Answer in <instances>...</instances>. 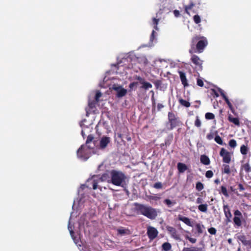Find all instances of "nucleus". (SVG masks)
Masks as SVG:
<instances>
[{
    "label": "nucleus",
    "instance_id": "57",
    "mask_svg": "<svg viewBox=\"0 0 251 251\" xmlns=\"http://www.w3.org/2000/svg\"><path fill=\"white\" fill-rule=\"evenodd\" d=\"M186 238L188 239L192 243H195L196 242V239L195 238L189 237L188 236H186Z\"/></svg>",
    "mask_w": 251,
    "mask_h": 251
},
{
    "label": "nucleus",
    "instance_id": "21",
    "mask_svg": "<svg viewBox=\"0 0 251 251\" xmlns=\"http://www.w3.org/2000/svg\"><path fill=\"white\" fill-rule=\"evenodd\" d=\"M206 93L208 97H212L214 98H217L219 96L218 92L213 88L208 89Z\"/></svg>",
    "mask_w": 251,
    "mask_h": 251
},
{
    "label": "nucleus",
    "instance_id": "31",
    "mask_svg": "<svg viewBox=\"0 0 251 251\" xmlns=\"http://www.w3.org/2000/svg\"><path fill=\"white\" fill-rule=\"evenodd\" d=\"M248 150L249 149L247 146L244 145H242L240 148V151L243 155H246L248 153Z\"/></svg>",
    "mask_w": 251,
    "mask_h": 251
},
{
    "label": "nucleus",
    "instance_id": "26",
    "mask_svg": "<svg viewBox=\"0 0 251 251\" xmlns=\"http://www.w3.org/2000/svg\"><path fill=\"white\" fill-rule=\"evenodd\" d=\"M241 169L244 170L246 173L251 172V167L248 163L243 164L241 166Z\"/></svg>",
    "mask_w": 251,
    "mask_h": 251
},
{
    "label": "nucleus",
    "instance_id": "6",
    "mask_svg": "<svg viewBox=\"0 0 251 251\" xmlns=\"http://www.w3.org/2000/svg\"><path fill=\"white\" fill-rule=\"evenodd\" d=\"M77 155L78 158L84 160H87L89 158V156L88 151L84 149V145H82L77 150Z\"/></svg>",
    "mask_w": 251,
    "mask_h": 251
},
{
    "label": "nucleus",
    "instance_id": "22",
    "mask_svg": "<svg viewBox=\"0 0 251 251\" xmlns=\"http://www.w3.org/2000/svg\"><path fill=\"white\" fill-rule=\"evenodd\" d=\"M178 220L181 221H182L185 224H186L187 226H192V223H191L190 220L187 217H183L182 216H179Z\"/></svg>",
    "mask_w": 251,
    "mask_h": 251
},
{
    "label": "nucleus",
    "instance_id": "14",
    "mask_svg": "<svg viewBox=\"0 0 251 251\" xmlns=\"http://www.w3.org/2000/svg\"><path fill=\"white\" fill-rule=\"evenodd\" d=\"M178 74L179 75L180 78L182 85L184 86V87L188 86V83L187 79L186 77L185 74L182 71H179Z\"/></svg>",
    "mask_w": 251,
    "mask_h": 251
},
{
    "label": "nucleus",
    "instance_id": "24",
    "mask_svg": "<svg viewBox=\"0 0 251 251\" xmlns=\"http://www.w3.org/2000/svg\"><path fill=\"white\" fill-rule=\"evenodd\" d=\"M203 201V198L202 197H199L196 200V203L200 204L199 206V209L202 212H204V204H202Z\"/></svg>",
    "mask_w": 251,
    "mask_h": 251
},
{
    "label": "nucleus",
    "instance_id": "33",
    "mask_svg": "<svg viewBox=\"0 0 251 251\" xmlns=\"http://www.w3.org/2000/svg\"><path fill=\"white\" fill-rule=\"evenodd\" d=\"M215 141L218 144L220 145H226L223 143V140L222 138L218 135H216L214 138Z\"/></svg>",
    "mask_w": 251,
    "mask_h": 251
},
{
    "label": "nucleus",
    "instance_id": "36",
    "mask_svg": "<svg viewBox=\"0 0 251 251\" xmlns=\"http://www.w3.org/2000/svg\"><path fill=\"white\" fill-rule=\"evenodd\" d=\"M205 118L207 120H213L215 118V115L212 113L208 112L205 114Z\"/></svg>",
    "mask_w": 251,
    "mask_h": 251
},
{
    "label": "nucleus",
    "instance_id": "7",
    "mask_svg": "<svg viewBox=\"0 0 251 251\" xmlns=\"http://www.w3.org/2000/svg\"><path fill=\"white\" fill-rule=\"evenodd\" d=\"M112 89L116 91V96L118 98H122L125 96L127 93V90L123 88L122 86L114 85L112 87Z\"/></svg>",
    "mask_w": 251,
    "mask_h": 251
},
{
    "label": "nucleus",
    "instance_id": "64",
    "mask_svg": "<svg viewBox=\"0 0 251 251\" xmlns=\"http://www.w3.org/2000/svg\"><path fill=\"white\" fill-rule=\"evenodd\" d=\"M200 160L201 163L204 164V154L201 155Z\"/></svg>",
    "mask_w": 251,
    "mask_h": 251
},
{
    "label": "nucleus",
    "instance_id": "28",
    "mask_svg": "<svg viewBox=\"0 0 251 251\" xmlns=\"http://www.w3.org/2000/svg\"><path fill=\"white\" fill-rule=\"evenodd\" d=\"M178 101L181 105L184 106L185 107H189L190 106V103L189 101L181 98H180L178 100Z\"/></svg>",
    "mask_w": 251,
    "mask_h": 251
},
{
    "label": "nucleus",
    "instance_id": "59",
    "mask_svg": "<svg viewBox=\"0 0 251 251\" xmlns=\"http://www.w3.org/2000/svg\"><path fill=\"white\" fill-rule=\"evenodd\" d=\"M174 14L176 17H178L180 16V12L177 10H175L174 11Z\"/></svg>",
    "mask_w": 251,
    "mask_h": 251
},
{
    "label": "nucleus",
    "instance_id": "50",
    "mask_svg": "<svg viewBox=\"0 0 251 251\" xmlns=\"http://www.w3.org/2000/svg\"><path fill=\"white\" fill-rule=\"evenodd\" d=\"M197 85L199 86L202 87L203 86V81L201 78H197Z\"/></svg>",
    "mask_w": 251,
    "mask_h": 251
},
{
    "label": "nucleus",
    "instance_id": "61",
    "mask_svg": "<svg viewBox=\"0 0 251 251\" xmlns=\"http://www.w3.org/2000/svg\"><path fill=\"white\" fill-rule=\"evenodd\" d=\"M155 32L154 30H152V33H151V37H150V40L151 41H153L154 39V34H155Z\"/></svg>",
    "mask_w": 251,
    "mask_h": 251
},
{
    "label": "nucleus",
    "instance_id": "40",
    "mask_svg": "<svg viewBox=\"0 0 251 251\" xmlns=\"http://www.w3.org/2000/svg\"><path fill=\"white\" fill-rule=\"evenodd\" d=\"M196 188L197 190L201 191L203 188V185L201 182H198L196 184Z\"/></svg>",
    "mask_w": 251,
    "mask_h": 251
},
{
    "label": "nucleus",
    "instance_id": "15",
    "mask_svg": "<svg viewBox=\"0 0 251 251\" xmlns=\"http://www.w3.org/2000/svg\"><path fill=\"white\" fill-rule=\"evenodd\" d=\"M223 209L225 216L227 218L228 221H231L230 219L232 217V214L230 212L229 206L227 205H224L223 206Z\"/></svg>",
    "mask_w": 251,
    "mask_h": 251
},
{
    "label": "nucleus",
    "instance_id": "3",
    "mask_svg": "<svg viewBox=\"0 0 251 251\" xmlns=\"http://www.w3.org/2000/svg\"><path fill=\"white\" fill-rule=\"evenodd\" d=\"M182 125V121L176 114L172 111L168 112L166 126L169 130H172L175 128L180 127Z\"/></svg>",
    "mask_w": 251,
    "mask_h": 251
},
{
    "label": "nucleus",
    "instance_id": "38",
    "mask_svg": "<svg viewBox=\"0 0 251 251\" xmlns=\"http://www.w3.org/2000/svg\"><path fill=\"white\" fill-rule=\"evenodd\" d=\"M228 145L232 148H235L237 146V143L236 140L234 139H231L229 140Z\"/></svg>",
    "mask_w": 251,
    "mask_h": 251
},
{
    "label": "nucleus",
    "instance_id": "60",
    "mask_svg": "<svg viewBox=\"0 0 251 251\" xmlns=\"http://www.w3.org/2000/svg\"><path fill=\"white\" fill-rule=\"evenodd\" d=\"M230 189L231 192H233L234 193L237 194V195H238V194H237V189H235L233 186H230Z\"/></svg>",
    "mask_w": 251,
    "mask_h": 251
},
{
    "label": "nucleus",
    "instance_id": "42",
    "mask_svg": "<svg viewBox=\"0 0 251 251\" xmlns=\"http://www.w3.org/2000/svg\"><path fill=\"white\" fill-rule=\"evenodd\" d=\"M195 125L197 127H200L201 126V122L198 116L196 117V119L195 121Z\"/></svg>",
    "mask_w": 251,
    "mask_h": 251
},
{
    "label": "nucleus",
    "instance_id": "43",
    "mask_svg": "<svg viewBox=\"0 0 251 251\" xmlns=\"http://www.w3.org/2000/svg\"><path fill=\"white\" fill-rule=\"evenodd\" d=\"M205 176L207 178H211L213 176V173L212 171L211 170H209V171H207L206 173H205Z\"/></svg>",
    "mask_w": 251,
    "mask_h": 251
},
{
    "label": "nucleus",
    "instance_id": "63",
    "mask_svg": "<svg viewBox=\"0 0 251 251\" xmlns=\"http://www.w3.org/2000/svg\"><path fill=\"white\" fill-rule=\"evenodd\" d=\"M206 137L208 139L211 140L213 138V135L211 134H207Z\"/></svg>",
    "mask_w": 251,
    "mask_h": 251
},
{
    "label": "nucleus",
    "instance_id": "53",
    "mask_svg": "<svg viewBox=\"0 0 251 251\" xmlns=\"http://www.w3.org/2000/svg\"><path fill=\"white\" fill-rule=\"evenodd\" d=\"M138 84V82H133L131 83H130L129 85V87L130 89H132L133 87L135 86H136Z\"/></svg>",
    "mask_w": 251,
    "mask_h": 251
},
{
    "label": "nucleus",
    "instance_id": "18",
    "mask_svg": "<svg viewBox=\"0 0 251 251\" xmlns=\"http://www.w3.org/2000/svg\"><path fill=\"white\" fill-rule=\"evenodd\" d=\"M191 60L192 62L196 65L201 66L202 65V61L201 60L200 58L196 55H193Z\"/></svg>",
    "mask_w": 251,
    "mask_h": 251
},
{
    "label": "nucleus",
    "instance_id": "13",
    "mask_svg": "<svg viewBox=\"0 0 251 251\" xmlns=\"http://www.w3.org/2000/svg\"><path fill=\"white\" fill-rule=\"evenodd\" d=\"M174 138V136L172 133H170L168 135L167 137L166 138L165 140L164 143H163L161 145V147H163L164 146L166 147L169 146L172 143Z\"/></svg>",
    "mask_w": 251,
    "mask_h": 251
},
{
    "label": "nucleus",
    "instance_id": "48",
    "mask_svg": "<svg viewBox=\"0 0 251 251\" xmlns=\"http://www.w3.org/2000/svg\"><path fill=\"white\" fill-rule=\"evenodd\" d=\"M102 94L101 93H100V91H97L96 94V96H95V100H96V102H99V99L100 97H101Z\"/></svg>",
    "mask_w": 251,
    "mask_h": 251
},
{
    "label": "nucleus",
    "instance_id": "56",
    "mask_svg": "<svg viewBox=\"0 0 251 251\" xmlns=\"http://www.w3.org/2000/svg\"><path fill=\"white\" fill-rule=\"evenodd\" d=\"M238 189L240 191H243L245 190V188L243 184L241 183L238 184Z\"/></svg>",
    "mask_w": 251,
    "mask_h": 251
},
{
    "label": "nucleus",
    "instance_id": "29",
    "mask_svg": "<svg viewBox=\"0 0 251 251\" xmlns=\"http://www.w3.org/2000/svg\"><path fill=\"white\" fill-rule=\"evenodd\" d=\"M164 203L165 204H166L168 206V207H171L172 206H173L175 204H176V201H171L169 199H165L164 201Z\"/></svg>",
    "mask_w": 251,
    "mask_h": 251
},
{
    "label": "nucleus",
    "instance_id": "49",
    "mask_svg": "<svg viewBox=\"0 0 251 251\" xmlns=\"http://www.w3.org/2000/svg\"><path fill=\"white\" fill-rule=\"evenodd\" d=\"M218 91L219 92H220L221 96L223 97V99L224 100H226V99H227L228 98L226 96V95H225L224 92L223 91V90L220 88H218Z\"/></svg>",
    "mask_w": 251,
    "mask_h": 251
},
{
    "label": "nucleus",
    "instance_id": "30",
    "mask_svg": "<svg viewBox=\"0 0 251 251\" xmlns=\"http://www.w3.org/2000/svg\"><path fill=\"white\" fill-rule=\"evenodd\" d=\"M194 4L193 2H191L189 3V4L187 5L184 6L185 11L187 14L190 15L189 11L192 9L194 7Z\"/></svg>",
    "mask_w": 251,
    "mask_h": 251
},
{
    "label": "nucleus",
    "instance_id": "1",
    "mask_svg": "<svg viewBox=\"0 0 251 251\" xmlns=\"http://www.w3.org/2000/svg\"><path fill=\"white\" fill-rule=\"evenodd\" d=\"M135 210L151 220H154L157 216L159 210L150 206L135 202L134 203Z\"/></svg>",
    "mask_w": 251,
    "mask_h": 251
},
{
    "label": "nucleus",
    "instance_id": "54",
    "mask_svg": "<svg viewBox=\"0 0 251 251\" xmlns=\"http://www.w3.org/2000/svg\"><path fill=\"white\" fill-rule=\"evenodd\" d=\"M117 231L118 233L121 235L125 234L126 233V230L124 229H118Z\"/></svg>",
    "mask_w": 251,
    "mask_h": 251
},
{
    "label": "nucleus",
    "instance_id": "27",
    "mask_svg": "<svg viewBox=\"0 0 251 251\" xmlns=\"http://www.w3.org/2000/svg\"><path fill=\"white\" fill-rule=\"evenodd\" d=\"M171 245L168 242L164 243L162 245V251H169L171 249Z\"/></svg>",
    "mask_w": 251,
    "mask_h": 251
},
{
    "label": "nucleus",
    "instance_id": "52",
    "mask_svg": "<svg viewBox=\"0 0 251 251\" xmlns=\"http://www.w3.org/2000/svg\"><path fill=\"white\" fill-rule=\"evenodd\" d=\"M135 78L142 84L145 81V79L140 76L136 75Z\"/></svg>",
    "mask_w": 251,
    "mask_h": 251
},
{
    "label": "nucleus",
    "instance_id": "12",
    "mask_svg": "<svg viewBox=\"0 0 251 251\" xmlns=\"http://www.w3.org/2000/svg\"><path fill=\"white\" fill-rule=\"evenodd\" d=\"M98 181L97 180H95L93 178L88 179L86 182L87 187L91 188L92 187L93 189L96 190L98 188Z\"/></svg>",
    "mask_w": 251,
    "mask_h": 251
},
{
    "label": "nucleus",
    "instance_id": "17",
    "mask_svg": "<svg viewBox=\"0 0 251 251\" xmlns=\"http://www.w3.org/2000/svg\"><path fill=\"white\" fill-rule=\"evenodd\" d=\"M177 167L179 173H183L188 169L187 165L181 162L177 163Z\"/></svg>",
    "mask_w": 251,
    "mask_h": 251
},
{
    "label": "nucleus",
    "instance_id": "44",
    "mask_svg": "<svg viewBox=\"0 0 251 251\" xmlns=\"http://www.w3.org/2000/svg\"><path fill=\"white\" fill-rule=\"evenodd\" d=\"M208 231L210 234L215 235L217 230L215 228L212 227L208 229Z\"/></svg>",
    "mask_w": 251,
    "mask_h": 251
},
{
    "label": "nucleus",
    "instance_id": "5",
    "mask_svg": "<svg viewBox=\"0 0 251 251\" xmlns=\"http://www.w3.org/2000/svg\"><path fill=\"white\" fill-rule=\"evenodd\" d=\"M220 155L223 158V162L228 164L231 161V155L230 153L224 148H222L220 151Z\"/></svg>",
    "mask_w": 251,
    "mask_h": 251
},
{
    "label": "nucleus",
    "instance_id": "45",
    "mask_svg": "<svg viewBox=\"0 0 251 251\" xmlns=\"http://www.w3.org/2000/svg\"><path fill=\"white\" fill-rule=\"evenodd\" d=\"M153 187L155 189H161L162 188V184L160 182H157L154 184Z\"/></svg>",
    "mask_w": 251,
    "mask_h": 251
},
{
    "label": "nucleus",
    "instance_id": "51",
    "mask_svg": "<svg viewBox=\"0 0 251 251\" xmlns=\"http://www.w3.org/2000/svg\"><path fill=\"white\" fill-rule=\"evenodd\" d=\"M225 101L226 102V104L228 105L229 108H230V109L231 110H233V106H232V104L231 103V102L229 101L228 99H226V100H225Z\"/></svg>",
    "mask_w": 251,
    "mask_h": 251
},
{
    "label": "nucleus",
    "instance_id": "16",
    "mask_svg": "<svg viewBox=\"0 0 251 251\" xmlns=\"http://www.w3.org/2000/svg\"><path fill=\"white\" fill-rule=\"evenodd\" d=\"M237 238L245 246H251V240L246 239V237L244 235H240L237 236Z\"/></svg>",
    "mask_w": 251,
    "mask_h": 251
},
{
    "label": "nucleus",
    "instance_id": "34",
    "mask_svg": "<svg viewBox=\"0 0 251 251\" xmlns=\"http://www.w3.org/2000/svg\"><path fill=\"white\" fill-rule=\"evenodd\" d=\"M220 193H222L223 195H224L226 197H229V195H228V193L227 192L226 188V187H225L224 186H222L221 187V192H220Z\"/></svg>",
    "mask_w": 251,
    "mask_h": 251
},
{
    "label": "nucleus",
    "instance_id": "10",
    "mask_svg": "<svg viewBox=\"0 0 251 251\" xmlns=\"http://www.w3.org/2000/svg\"><path fill=\"white\" fill-rule=\"evenodd\" d=\"M166 229L172 238L176 240H180V235L175 228L167 226H166Z\"/></svg>",
    "mask_w": 251,
    "mask_h": 251
},
{
    "label": "nucleus",
    "instance_id": "11",
    "mask_svg": "<svg viewBox=\"0 0 251 251\" xmlns=\"http://www.w3.org/2000/svg\"><path fill=\"white\" fill-rule=\"evenodd\" d=\"M110 142V138L109 137H102L100 142V149H104Z\"/></svg>",
    "mask_w": 251,
    "mask_h": 251
},
{
    "label": "nucleus",
    "instance_id": "4",
    "mask_svg": "<svg viewBox=\"0 0 251 251\" xmlns=\"http://www.w3.org/2000/svg\"><path fill=\"white\" fill-rule=\"evenodd\" d=\"M196 47L199 52H202L204 49V38L202 36H196L192 40L191 47Z\"/></svg>",
    "mask_w": 251,
    "mask_h": 251
},
{
    "label": "nucleus",
    "instance_id": "62",
    "mask_svg": "<svg viewBox=\"0 0 251 251\" xmlns=\"http://www.w3.org/2000/svg\"><path fill=\"white\" fill-rule=\"evenodd\" d=\"M149 199L151 200L156 201L157 200L159 199V198L156 196H150Z\"/></svg>",
    "mask_w": 251,
    "mask_h": 251
},
{
    "label": "nucleus",
    "instance_id": "25",
    "mask_svg": "<svg viewBox=\"0 0 251 251\" xmlns=\"http://www.w3.org/2000/svg\"><path fill=\"white\" fill-rule=\"evenodd\" d=\"M93 140H94V136H93V135L90 134L88 136L86 141V146H87L88 148L89 149H93L94 148V144H93V146H92V147H91L90 145H89V144L90 143H91Z\"/></svg>",
    "mask_w": 251,
    "mask_h": 251
},
{
    "label": "nucleus",
    "instance_id": "32",
    "mask_svg": "<svg viewBox=\"0 0 251 251\" xmlns=\"http://www.w3.org/2000/svg\"><path fill=\"white\" fill-rule=\"evenodd\" d=\"M152 85L150 82L145 81L142 84V86L141 87V88L145 90H147L152 88Z\"/></svg>",
    "mask_w": 251,
    "mask_h": 251
},
{
    "label": "nucleus",
    "instance_id": "39",
    "mask_svg": "<svg viewBox=\"0 0 251 251\" xmlns=\"http://www.w3.org/2000/svg\"><path fill=\"white\" fill-rule=\"evenodd\" d=\"M95 104L96 101L93 100V101H89L88 102V107L89 109H92L95 107Z\"/></svg>",
    "mask_w": 251,
    "mask_h": 251
},
{
    "label": "nucleus",
    "instance_id": "8",
    "mask_svg": "<svg viewBox=\"0 0 251 251\" xmlns=\"http://www.w3.org/2000/svg\"><path fill=\"white\" fill-rule=\"evenodd\" d=\"M234 215L235 216L233 219V222L235 226L239 227L242 225L241 219L242 217V213L239 210H236L234 212Z\"/></svg>",
    "mask_w": 251,
    "mask_h": 251
},
{
    "label": "nucleus",
    "instance_id": "2",
    "mask_svg": "<svg viewBox=\"0 0 251 251\" xmlns=\"http://www.w3.org/2000/svg\"><path fill=\"white\" fill-rule=\"evenodd\" d=\"M109 174L111 175V183L114 185L124 187L128 180L127 176L122 171L112 170L109 171Z\"/></svg>",
    "mask_w": 251,
    "mask_h": 251
},
{
    "label": "nucleus",
    "instance_id": "55",
    "mask_svg": "<svg viewBox=\"0 0 251 251\" xmlns=\"http://www.w3.org/2000/svg\"><path fill=\"white\" fill-rule=\"evenodd\" d=\"M210 164V159L207 156L205 155V165H208Z\"/></svg>",
    "mask_w": 251,
    "mask_h": 251
},
{
    "label": "nucleus",
    "instance_id": "19",
    "mask_svg": "<svg viewBox=\"0 0 251 251\" xmlns=\"http://www.w3.org/2000/svg\"><path fill=\"white\" fill-rule=\"evenodd\" d=\"M227 119L230 122L233 123L235 125L237 126L240 125V121L238 118L233 117L231 114H229Z\"/></svg>",
    "mask_w": 251,
    "mask_h": 251
},
{
    "label": "nucleus",
    "instance_id": "41",
    "mask_svg": "<svg viewBox=\"0 0 251 251\" xmlns=\"http://www.w3.org/2000/svg\"><path fill=\"white\" fill-rule=\"evenodd\" d=\"M156 89H158L162 84V82L160 80H156L153 82Z\"/></svg>",
    "mask_w": 251,
    "mask_h": 251
},
{
    "label": "nucleus",
    "instance_id": "35",
    "mask_svg": "<svg viewBox=\"0 0 251 251\" xmlns=\"http://www.w3.org/2000/svg\"><path fill=\"white\" fill-rule=\"evenodd\" d=\"M182 251H201V249L195 247H192L190 248H184Z\"/></svg>",
    "mask_w": 251,
    "mask_h": 251
},
{
    "label": "nucleus",
    "instance_id": "9",
    "mask_svg": "<svg viewBox=\"0 0 251 251\" xmlns=\"http://www.w3.org/2000/svg\"><path fill=\"white\" fill-rule=\"evenodd\" d=\"M158 232L154 227L149 226L147 229V235L151 240L154 239L158 235Z\"/></svg>",
    "mask_w": 251,
    "mask_h": 251
},
{
    "label": "nucleus",
    "instance_id": "20",
    "mask_svg": "<svg viewBox=\"0 0 251 251\" xmlns=\"http://www.w3.org/2000/svg\"><path fill=\"white\" fill-rule=\"evenodd\" d=\"M100 179L103 181L111 183V175L109 174V171L103 174L101 176Z\"/></svg>",
    "mask_w": 251,
    "mask_h": 251
},
{
    "label": "nucleus",
    "instance_id": "37",
    "mask_svg": "<svg viewBox=\"0 0 251 251\" xmlns=\"http://www.w3.org/2000/svg\"><path fill=\"white\" fill-rule=\"evenodd\" d=\"M159 21V20L158 19H156L155 18H153L152 19V24L153 25H154L153 27L155 30L158 29V28L157 27V25L158 24Z\"/></svg>",
    "mask_w": 251,
    "mask_h": 251
},
{
    "label": "nucleus",
    "instance_id": "47",
    "mask_svg": "<svg viewBox=\"0 0 251 251\" xmlns=\"http://www.w3.org/2000/svg\"><path fill=\"white\" fill-rule=\"evenodd\" d=\"M151 100V101H152V111H153V110H155V104H156L155 100V99L154 97V93H153Z\"/></svg>",
    "mask_w": 251,
    "mask_h": 251
},
{
    "label": "nucleus",
    "instance_id": "58",
    "mask_svg": "<svg viewBox=\"0 0 251 251\" xmlns=\"http://www.w3.org/2000/svg\"><path fill=\"white\" fill-rule=\"evenodd\" d=\"M164 107V105L161 103H158L157 105V109L158 111H160V110Z\"/></svg>",
    "mask_w": 251,
    "mask_h": 251
},
{
    "label": "nucleus",
    "instance_id": "46",
    "mask_svg": "<svg viewBox=\"0 0 251 251\" xmlns=\"http://www.w3.org/2000/svg\"><path fill=\"white\" fill-rule=\"evenodd\" d=\"M194 21L196 24H199L201 22V18L199 15H195L193 18Z\"/></svg>",
    "mask_w": 251,
    "mask_h": 251
},
{
    "label": "nucleus",
    "instance_id": "23",
    "mask_svg": "<svg viewBox=\"0 0 251 251\" xmlns=\"http://www.w3.org/2000/svg\"><path fill=\"white\" fill-rule=\"evenodd\" d=\"M222 173L229 175L231 173V170L229 165L228 164H223L222 169Z\"/></svg>",
    "mask_w": 251,
    "mask_h": 251
}]
</instances>
